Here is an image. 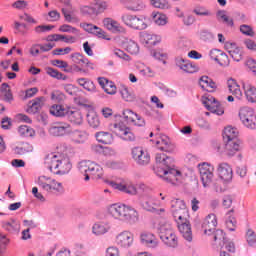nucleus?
<instances>
[{"mask_svg":"<svg viewBox=\"0 0 256 256\" xmlns=\"http://www.w3.org/2000/svg\"><path fill=\"white\" fill-rule=\"evenodd\" d=\"M155 161L156 166L154 167V171L158 177H162V179L168 183H172V185H177L181 181V171L174 168L173 158L164 153H157Z\"/></svg>","mask_w":256,"mask_h":256,"instance_id":"obj_1","label":"nucleus"},{"mask_svg":"<svg viewBox=\"0 0 256 256\" xmlns=\"http://www.w3.org/2000/svg\"><path fill=\"white\" fill-rule=\"evenodd\" d=\"M45 165L54 175H67L73 168L71 160L65 154L53 152L45 157Z\"/></svg>","mask_w":256,"mask_h":256,"instance_id":"obj_2","label":"nucleus"},{"mask_svg":"<svg viewBox=\"0 0 256 256\" xmlns=\"http://www.w3.org/2000/svg\"><path fill=\"white\" fill-rule=\"evenodd\" d=\"M108 213L116 221L128 223V225H135L139 222V212L125 204H112L108 207Z\"/></svg>","mask_w":256,"mask_h":256,"instance_id":"obj_3","label":"nucleus"},{"mask_svg":"<svg viewBox=\"0 0 256 256\" xmlns=\"http://www.w3.org/2000/svg\"><path fill=\"white\" fill-rule=\"evenodd\" d=\"M50 114L54 117H66L70 123L74 125H81L83 123V114L79 110L65 108L62 105H53L50 107Z\"/></svg>","mask_w":256,"mask_h":256,"instance_id":"obj_4","label":"nucleus"},{"mask_svg":"<svg viewBox=\"0 0 256 256\" xmlns=\"http://www.w3.org/2000/svg\"><path fill=\"white\" fill-rule=\"evenodd\" d=\"M157 231L159 233V237L166 245V247H171L175 249L179 244L177 240V235H175V231H173V227L169 224V222L162 220L158 223Z\"/></svg>","mask_w":256,"mask_h":256,"instance_id":"obj_5","label":"nucleus"},{"mask_svg":"<svg viewBox=\"0 0 256 256\" xmlns=\"http://www.w3.org/2000/svg\"><path fill=\"white\" fill-rule=\"evenodd\" d=\"M78 171L84 175V181H89L90 177H93V179H101L103 177V168L89 160L79 162Z\"/></svg>","mask_w":256,"mask_h":256,"instance_id":"obj_6","label":"nucleus"},{"mask_svg":"<svg viewBox=\"0 0 256 256\" xmlns=\"http://www.w3.org/2000/svg\"><path fill=\"white\" fill-rule=\"evenodd\" d=\"M37 185L45 193H54L55 195H63L65 189L63 188V183L49 176H40L37 180Z\"/></svg>","mask_w":256,"mask_h":256,"instance_id":"obj_7","label":"nucleus"},{"mask_svg":"<svg viewBox=\"0 0 256 256\" xmlns=\"http://www.w3.org/2000/svg\"><path fill=\"white\" fill-rule=\"evenodd\" d=\"M121 21L124 25H127V27L138 31H143V29L147 27L146 19L143 16L138 17L131 14H123L121 16Z\"/></svg>","mask_w":256,"mask_h":256,"instance_id":"obj_8","label":"nucleus"},{"mask_svg":"<svg viewBox=\"0 0 256 256\" xmlns=\"http://www.w3.org/2000/svg\"><path fill=\"white\" fill-rule=\"evenodd\" d=\"M203 105L206 109L210 112H206L205 115H210L214 113V115H224L225 114V107L223 103L218 102L213 96H208L202 99Z\"/></svg>","mask_w":256,"mask_h":256,"instance_id":"obj_9","label":"nucleus"},{"mask_svg":"<svg viewBox=\"0 0 256 256\" xmlns=\"http://www.w3.org/2000/svg\"><path fill=\"white\" fill-rule=\"evenodd\" d=\"M239 118L245 127H247L248 129H255L256 115H255V111L253 110V108L242 107L239 110Z\"/></svg>","mask_w":256,"mask_h":256,"instance_id":"obj_10","label":"nucleus"},{"mask_svg":"<svg viewBox=\"0 0 256 256\" xmlns=\"http://www.w3.org/2000/svg\"><path fill=\"white\" fill-rule=\"evenodd\" d=\"M198 170L200 173L203 187H209V185H211V182L213 181V171H215V168L211 166V164L204 162L198 165Z\"/></svg>","mask_w":256,"mask_h":256,"instance_id":"obj_11","label":"nucleus"},{"mask_svg":"<svg viewBox=\"0 0 256 256\" xmlns=\"http://www.w3.org/2000/svg\"><path fill=\"white\" fill-rule=\"evenodd\" d=\"M73 128L67 122H56L49 128V133L53 137H64V135H71Z\"/></svg>","mask_w":256,"mask_h":256,"instance_id":"obj_12","label":"nucleus"},{"mask_svg":"<svg viewBox=\"0 0 256 256\" xmlns=\"http://www.w3.org/2000/svg\"><path fill=\"white\" fill-rule=\"evenodd\" d=\"M151 141L154 142V140ZM155 144L160 151H165L166 153H173L175 151V144L171 142L167 135L156 134Z\"/></svg>","mask_w":256,"mask_h":256,"instance_id":"obj_13","label":"nucleus"},{"mask_svg":"<svg viewBox=\"0 0 256 256\" xmlns=\"http://www.w3.org/2000/svg\"><path fill=\"white\" fill-rule=\"evenodd\" d=\"M217 229V216L214 213L208 214L202 221V231L204 235L211 237Z\"/></svg>","mask_w":256,"mask_h":256,"instance_id":"obj_14","label":"nucleus"},{"mask_svg":"<svg viewBox=\"0 0 256 256\" xmlns=\"http://www.w3.org/2000/svg\"><path fill=\"white\" fill-rule=\"evenodd\" d=\"M140 205L145 211H149L150 213H156V215H161V213H165V209H157V207H161V202L153 197H148L145 200H142Z\"/></svg>","mask_w":256,"mask_h":256,"instance_id":"obj_15","label":"nucleus"},{"mask_svg":"<svg viewBox=\"0 0 256 256\" xmlns=\"http://www.w3.org/2000/svg\"><path fill=\"white\" fill-rule=\"evenodd\" d=\"M175 65L184 73L193 74L199 71V66L183 57H176Z\"/></svg>","mask_w":256,"mask_h":256,"instance_id":"obj_16","label":"nucleus"},{"mask_svg":"<svg viewBox=\"0 0 256 256\" xmlns=\"http://www.w3.org/2000/svg\"><path fill=\"white\" fill-rule=\"evenodd\" d=\"M217 174L218 177L225 183H231V181H233V168L227 162L218 164Z\"/></svg>","mask_w":256,"mask_h":256,"instance_id":"obj_17","label":"nucleus"},{"mask_svg":"<svg viewBox=\"0 0 256 256\" xmlns=\"http://www.w3.org/2000/svg\"><path fill=\"white\" fill-rule=\"evenodd\" d=\"M133 241H135V235L131 231H123L116 236V243L119 247L123 249H129L133 246Z\"/></svg>","mask_w":256,"mask_h":256,"instance_id":"obj_18","label":"nucleus"},{"mask_svg":"<svg viewBox=\"0 0 256 256\" xmlns=\"http://www.w3.org/2000/svg\"><path fill=\"white\" fill-rule=\"evenodd\" d=\"M132 159H134L137 165H149L151 157L147 151L143 150L141 147H135L132 149Z\"/></svg>","mask_w":256,"mask_h":256,"instance_id":"obj_19","label":"nucleus"},{"mask_svg":"<svg viewBox=\"0 0 256 256\" xmlns=\"http://www.w3.org/2000/svg\"><path fill=\"white\" fill-rule=\"evenodd\" d=\"M103 26L105 29H107V31H110V33H114V35L126 33L125 27H123L121 23L113 18H105L103 20Z\"/></svg>","mask_w":256,"mask_h":256,"instance_id":"obj_20","label":"nucleus"},{"mask_svg":"<svg viewBox=\"0 0 256 256\" xmlns=\"http://www.w3.org/2000/svg\"><path fill=\"white\" fill-rule=\"evenodd\" d=\"M140 242L148 249H157L159 247V239L151 232H142Z\"/></svg>","mask_w":256,"mask_h":256,"instance_id":"obj_21","label":"nucleus"},{"mask_svg":"<svg viewBox=\"0 0 256 256\" xmlns=\"http://www.w3.org/2000/svg\"><path fill=\"white\" fill-rule=\"evenodd\" d=\"M82 29L84 31H87V33H92V35H95L98 37V39H105L106 41H111V38L107 37V32L105 30L101 29L100 27H97L93 24L89 23H82L80 24Z\"/></svg>","mask_w":256,"mask_h":256,"instance_id":"obj_22","label":"nucleus"},{"mask_svg":"<svg viewBox=\"0 0 256 256\" xmlns=\"http://www.w3.org/2000/svg\"><path fill=\"white\" fill-rule=\"evenodd\" d=\"M123 117L127 123H133V125H136L137 127H145V119L132 110H124Z\"/></svg>","mask_w":256,"mask_h":256,"instance_id":"obj_23","label":"nucleus"},{"mask_svg":"<svg viewBox=\"0 0 256 256\" xmlns=\"http://www.w3.org/2000/svg\"><path fill=\"white\" fill-rule=\"evenodd\" d=\"M109 185L113 187V189H118V191H122V193H127V195H135L137 193V187L129 181L123 183L109 182Z\"/></svg>","mask_w":256,"mask_h":256,"instance_id":"obj_24","label":"nucleus"},{"mask_svg":"<svg viewBox=\"0 0 256 256\" xmlns=\"http://www.w3.org/2000/svg\"><path fill=\"white\" fill-rule=\"evenodd\" d=\"M110 231H111V222L109 221L96 222L92 226V233L96 237H101L103 235H106V233H109Z\"/></svg>","mask_w":256,"mask_h":256,"instance_id":"obj_25","label":"nucleus"},{"mask_svg":"<svg viewBox=\"0 0 256 256\" xmlns=\"http://www.w3.org/2000/svg\"><path fill=\"white\" fill-rule=\"evenodd\" d=\"M224 47L232 59L237 63L243 59V50H241L237 44L233 42H226Z\"/></svg>","mask_w":256,"mask_h":256,"instance_id":"obj_26","label":"nucleus"},{"mask_svg":"<svg viewBox=\"0 0 256 256\" xmlns=\"http://www.w3.org/2000/svg\"><path fill=\"white\" fill-rule=\"evenodd\" d=\"M177 227L185 241L191 243V241H193V231L191 230V223H189V220L186 222H178Z\"/></svg>","mask_w":256,"mask_h":256,"instance_id":"obj_27","label":"nucleus"},{"mask_svg":"<svg viewBox=\"0 0 256 256\" xmlns=\"http://www.w3.org/2000/svg\"><path fill=\"white\" fill-rule=\"evenodd\" d=\"M140 40L142 43H145V45H149V47H151L153 45H157V43H161V36L157 34L142 32L140 34Z\"/></svg>","mask_w":256,"mask_h":256,"instance_id":"obj_28","label":"nucleus"},{"mask_svg":"<svg viewBox=\"0 0 256 256\" xmlns=\"http://www.w3.org/2000/svg\"><path fill=\"white\" fill-rule=\"evenodd\" d=\"M177 207H182V209L172 213L176 223H187V221H189V210H187V206L178 204Z\"/></svg>","mask_w":256,"mask_h":256,"instance_id":"obj_29","label":"nucleus"},{"mask_svg":"<svg viewBox=\"0 0 256 256\" xmlns=\"http://www.w3.org/2000/svg\"><path fill=\"white\" fill-rule=\"evenodd\" d=\"M225 143V153L228 157H234L235 153L241 149V142L239 140H231Z\"/></svg>","mask_w":256,"mask_h":256,"instance_id":"obj_30","label":"nucleus"},{"mask_svg":"<svg viewBox=\"0 0 256 256\" xmlns=\"http://www.w3.org/2000/svg\"><path fill=\"white\" fill-rule=\"evenodd\" d=\"M44 103H45V97L41 96V97L35 98L29 103V106L26 110L27 113H31L32 115H35V113H39Z\"/></svg>","mask_w":256,"mask_h":256,"instance_id":"obj_31","label":"nucleus"},{"mask_svg":"<svg viewBox=\"0 0 256 256\" xmlns=\"http://www.w3.org/2000/svg\"><path fill=\"white\" fill-rule=\"evenodd\" d=\"M245 97L249 103H256V88L249 82L243 83Z\"/></svg>","mask_w":256,"mask_h":256,"instance_id":"obj_32","label":"nucleus"},{"mask_svg":"<svg viewBox=\"0 0 256 256\" xmlns=\"http://www.w3.org/2000/svg\"><path fill=\"white\" fill-rule=\"evenodd\" d=\"M199 85L201 89H204L205 91L213 92L217 89V84L208 76H202L199 80Z\"/></svg>","mask_w":256,"mask_h":256,"instance_id":"obj_33","label":"nucleus"},{"mask_svg":"<svg viewBox=\"0 0 256 256\" xmlns=\"http://www.w3.org/2000/svg\"><path fill=\"white\" fill-rule=\"evenodd\" d=\"M238 135H239V131L237 130V128L228 126L223 131V141L224 142L239 141V139H237Z\"/></svg>","mask_w":256,"mask_h":256,"instance_id":"obj_34","label":"nucleus"},{"mask_svg":"<svg viewBox=\"0 0 256 256\" xmlns=\"http://www.w3.org/2000/svg\"><path fill=\"white\" fill-rule=\"evenodd\" d=\"M76 83H78L80 87H83L85 91H88V93H95L97 91L95 83L89 78H78Z\"/></svg>","mask_w":256,"mask_h":256,"instance_id":"obj_35","label":"nucleus"},{"mask_svg":"<svg viewBox=\"0 0 256 256\" xmlns=\"http://www.w3.org/2000/svg\"><path fill=\"white\" fill-rule=\"evenodd\" d=\"M70 137L74 143H85L89 139V134L84 130H72Z\"/></svg>","mask_w":256,"mask_h":256,"instance_id":"obj_36","label":"nucleus"},{"mask_svg":"<svg viewBox=\"0 0 256 256\" xmlns=\"http://www.w3.org/2000/svg\"><path fill=\"white\" fill-rule=\"evenodd\" d=\"M228 89L232 95H235L236 99L241 100L243 97V92H241V87L234 79H229L227 82Z\"/></svg>","mask_w":256,"mask_h":256,"instance_id":"obj_37","label":"nucleus"},{"mask_svg":"<svg viewBox=\"0 0 256 256\" xmlns=\"http://www.w3.org/2000/svg\"><path fill=\"white\" fill-rule=\"evenodd\" d=\"M211 235L214 241L213 245H218V247H223V245H225L227 238L225 237V232H223V230L216 228Z\"/></svg>","mask_w":256,"mask_h":256,"instance_id":"obj_38","label":"nucleus"},{"mask_svg":"<svg viewBox=\"0 0 256 256\" xmlns=\"http://www.w3.org/2000/svg\"><path fill=\"white\" fill-rule=\"evenodd\" d=\"M96 140L104 145H111L113 143V134L105 131L97 132L95 134Z\"/></svg>","mask_w":256,"mask_h":256,"instance_id":"obj_39","label":"nucleus"},{"mask_svg":"<svg viewBox=\"0 0 256 256\" xmlns=\"http://www.w3.org/2000/svg\"><path fill=\"white\" fill-rule=\"evenodd\" d=\"M123 3H127L129 11H143L145 9V3L142 0H123Z\"/></svg>","mask_w":256,"mask_h":256,"instance_id":"obj_40","label":"nucleus"},{"mask_svg":"<svg viewBox=\"0 0 256 256\" xmlns=\"http://www.w3.org/2000/svg\"><path fill=\"white\" fill-rule=\"evenodd\" d=\"M234 213V209H231L226 213V227L229 231H235V227H237V219H235Z\"/></svg>","mask_w":256,"mask_h":256,"instance_id":"obj_41","label":"nucleus"},{"mask_svg":"<svg viewBox=\"0 0 256 256\" xmlns=\"http://www.w3.org/2000/svg\"><path fill=\"white\" fill-rule=\"evenodd\" d=\"M14 153L16 155H27V153H33V145L30 143L24 142L19 146L14 148Z\"/></svg>","mask_w":256,"mask_h":256,"instance_id":"obj_42","label":"nucleus"},{"mask_svg":"<svg viewBox=\"0 0 256 256\" xmlns=\"http://www.w3.org/2000/svg\"><path fill=\"white\" fill-rule=\"evenodd\" d=\"M124 47L131 55H137L139 53V44L133 40H127L124 43Z\"/></svg>","mask_w":256,"mask_h":256,"instance_id":"obj_43","label":"nucleus"},{"mask_svg":"<svg viewBox=\"0 0 256 256\" xmlns=\"http://www.w3.org/2000/svg\"><path fill=\"white\" fill-rule=\"evenodd\" d=\"M87 122L90 127L93 129H97L99 125H101V122L99 121V116L95 112H89L87 114Z\"/></svg>","mask_w":256,"mask_h":256,"instance_id":"obj_44","label":"nucleus"},{"mask_svg":"<svg viewBox=\"0 0 256 256\" xmlns=\"http://www.w3.org/2000/svg\"><path fill=\"white\" fill-rule=\"evenodd\" d=\"M150 5H152V7H155V9H171V4H169V1L167 0H150Z\"/></svg>","mask_w":256,"mask_h":256,"instance_id":"obj_45","label":"nucleus"},{"mask_svg":"<svg viewBox=\"0 0 256 256\" xmlns=\"http://www.w3.org/2000/svg\"><path fill=\"white\" fill-rule=\"evenodd\" d=\"M0 91L4 97V101H7L8 103L11 102L13 99V93H11V89L9 88V84L2 83L0 87Z\"/></svg>","mask_w":256,"mask_h":256,"instance_id":"obj_46","label":"nucleus"},{"mask_svg":"<svg viewBox=\"0 0 256 256\" xmlns=\"http://www.w3.org/2000/svg\"><path fill=\"white\" fill-rule=\"evenodd\" d=\"M18 133L21 137H35V130L27 125L20 126Z\"/></svg>","mask_w":256,"mask_h":256,"instance_id":"obj_47","label":"nucleus"},{"mask_svg":"<svg viewBox=\"0 0 256 256\" xmlns=\"http://www.w3.org/2000/svg\"><path fill=\"white\" fill-rule=\"evenodd\" d=\"M2 227H3V229H5V231H8L9 233L19 231V224L15 220H10L8 222H4Z\"/></svg>","mask_w":256,"mask_h":256,"instance_id":"obj_48","label":"nucleus"},{"mask_svg":"<svg viewBox=\"0 0 256 256\" xmlns=\"http://www.w3.org/2000/svg\"><path fill=\"white\" fill-rule=\"evenodd\" d=\"M92 151L94 153L103 154V155H113V150L109 147H103L99 144L92 145Z\"/></svg>","mask_w":256,"mask_h":256,"instance_id":"obj_49","label":"nucleus"},{"mask_svg":"<svg viewBox=\"0 0 256 256\" xmlns=\"http://www.w3.org/2000/svg\"><path fill=\"white\" fill-rule=\"evenodd\" d=\"M229 182H225V180H217L214 184H213V189L216 193H225V191H227V184Z\"/></svg>","mask_w":256,"mask_h":256,"instance_id":"obj_50","label":"nucleus"},{"mask_svg":"<svg viewBox=\"0 0 256 256\" xmlns=\"http://www.w3.org/2000/svg\"><path fill=\"white\" fill-rule=\"evenodd\" d=\"M153 21L156 25L163 26L167 25L169 18L165 14L157 13L153 16Z\"/></svg>","mask_w":256,"mask_h":256,"instance_id":"obj_51","label":"nucleus"},{"mask_svg":"<svg viewBox=\"0 0 256 256\" xmlns=\"http://www.w3.org/2000/svg\"><path fill=\"white\" fill-rule=\"evenodd\" d=\"M46 73H47V75H50V77H53L54 79H59V80L62 79V81H65V79H67V76L63 75V73H61L51 67H48L46 69Z\"/></svg>","mask_w":256,"mask_h":256,"instance_id":"obj_52","label":"nucleus"},{"mask_svg":"<svg viewBox=\"0 0 256 256\" xmlns=\"http://www.w3.org/2000/svg\"><path fill=\"white\" fill-rule=\"evenodd\" d=\"M71 59H72L73 63H75V65H87V63L89 61V60L85 59V57H83V55H81V53L71 54Z\"/></svg>","mask_w":256,"mask_h":256,"instance_id":"obj_53","label":"nucleus"},{"mask_svg":"<svg viewBox=\"0 0 256 256\" xmlns=\"http://www.w3.org/2000/svg\"><path fill=\"white\" fill-rule=\"evenodd\" d=\"M59 31L60 33H71L72 35H79V29L68 24L61 25L59 27Z\"/></svg>","mask_w":256,"mask_h":256,"instance_id":"obj_54","label":"nucleus"},{"mask_svg":"<svg viewBox=\"0 0 256 256\" xmlns=\"http://www.w3.org/2000/svg\"><path fill=\"white\" fill-rule=\"evenodd\" d=\"M75 252L74 256H89V253L87 252V248L83 244H75L74 246Z\"/></svg>","mask_w":256,"mask_h":256,"instance_id":"obj_55","label":"nucleus"},{"mask_svg":"<svg viewBox=\"0 0 256 256\" xmlns=\"http://www.w3.org/2000/svg\"><path fill=\"white\" fill-rule=\"evenodd\" d=\"M107 7H109V5L106 1L98 0L94 5L96 15H99V13H103V11L107 9Z\"/></svg>","mask_w":256,"mask_h":256,"instance_id":"obj_56","label":"nucleus"},{"mask_svg":"<svg viewBox=\"0 0 256 256\" xmlns=\"http://www.w3.org/2000/svg\"><path fill=\"white\" fill-rule=\"evenodd\" d=\"M220 56L218 57V61H216L220 67H229L231 61L229 60V56L227 54L220 52Z\"/></svg>","mask_w":256,"mask_h":256,"instance_id":"obj_57","label":"nucleus"},{"mask_svg":"<svg viewBox=\"0 0 256 256\" xmlns=\"http://www.w3.org/2000/svg\"><path fill=\"white\" fill-rule=\"evenodd\" d=\"M246 239H247V243H248V245H250V247H256L255 231L248 229V231L246 232Z\"/></svg>","mask_w":256,"mask_h":256,"instance_id":"obj_58","label":"nucleus"},{"mask_svg":"<svg viewBox=\"0 0 256 256\" xmlns=\"http://www.w3.org/2000/svg\"><path fill=\"white\" fill-rule=\"evenodd\" d=\"M199 37L202 41H213L215 39V35H213V33H211L208 30H200L199 32Z\"/></svg>","mask_w":256,"mask_h":256,"instance_id":"obj_59","label":"nucleus"},{"mask_svg":"<svg viewBox=\"0 0 256 256\" xmlns=\"http://www.w3.org/2000/svg\"><path fill=\"white\" fill-rule=\"evenodd\" d=\"M127 129H129V127L125 126V124L121 122L114 124V133L118 137H121L122 134L127 131Z\"/></svg>","mask_w":256,"mask_h":256,"instance_id":"obj_60","label":"nucleus"},{"mask_svg":"<svg viewBox=\"0 0 256 256\" xmlns=\"http://www.w3.org/2000/svg\"><path fill=\"white\" fill-rule=\"evenodd\" d=\"M103 89L108 95H115L117 93V86H115L113 81H108Z\"/></svg>","mask_w":256,"mask_h":256,"instance_id":"obj_61","label":"nucleus"},{"mask_svg":"<svg viewBox=\"0 0 256 256\" xmlns=\"http://www.w3.org/2000/svg\"><path fill=\"white\" fill-rule=\"evenodd\" d=\"M193 13H195V15H199L200 17H211V15H213V13H211V11L207 10V8H195L193 10Z\"/></svg>","mask_w":256,"mask_h":256,"instance_id":"obj_62","label":"nucleus"},{"mask_svg":"<svg viewBox=\"0 0 256 256\" xmlns=\"http://www.w3.org/2000/svg\"><path fill=\"white\" fill-rule=\"evenodd\" d=\"M120 139L123 141H135V134L130 128H127V130L120 136Z\"/></svg>","mask_w":256,"mask_h":256,"instance_id":"obj_63","label":"nucleus"},{"mask_svg":"<svg viewBox=\"0 0 256 256\" xmlns=\"http://www.w3.org/2000/svg\"><path fill=\"white\" fill-rule=\"evenodd\" d=\"M120 94L122 95L124 101H133V99H135V96H133V94L129 92V89L127 87H123L120 90Z\"/></svg>","mask_w":256,"mask_h":256,"instance_id":"obj_64","label":"nucleus"}]
</instances>
